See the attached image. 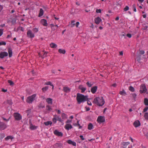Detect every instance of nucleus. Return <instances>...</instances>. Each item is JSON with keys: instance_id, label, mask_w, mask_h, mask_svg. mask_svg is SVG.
<instances>
[{"instance_id": "nucleus-1", "label": "nucleus", "mask_w": 148, "mask_h": 148, "mask_svg": "<svg viewBox=\"0 0 148 148\" xmlns=\"http://www.w3.org/2000/svg\"><path fill=\"white\" fill-rule=\"evenodd\" d=\"M93 103L99 106H102L105 103V101L102 97H96L93 101Z\"/></svg>"}, {"instance_id": "nucleus-2", "label": "nucleus", "mask_w": 148, "mask_h": 148, "mask_svg": "<svg viewBox=\"0 0 148 148\" xmlns=\"http://www.w3.org/2000/svg\"><path fill=\"white\" fill-rule=\"evenodd\" d=\"M77 95L76 99L78 104H80L81 103L86 101V97L84 95L77 93Z\"/></svg>"}, {"instance_id": "nucleus-3", "label": "nucleus", "mask_w": 148, "mask_h": 148, "mask_svg": "<svg viewBox=\"0 0 148 148\" xmlns=\"http://www.w3.org/2000/svg\"><path fill=\"white\" fill-rule=\"evenodd\" d=\"M36 96V94H33L31 96L28 97L27 99V102L28 103H31L35 99V98Z\"/></svg>"}, {"instance_id": "nucleus-4", "label": "nucleus", "mask_w": 148, "mask_h": 148, "mask_svg": "<svg viewBox=\"0 0 148 148\" xmlns=\"http://www.w3.org/2000/svg\"><path fill=\"white\" fill-rule=\"evenodd\" d=\"M147 91L145 85L144 84H142L140 86V92L141 93H145Z\"/></svg>"}, {"instance_id": "nucleus-5", "label": "nucleus", "mask_w": 148, "mask_h": 148, "mask_svg": "<svg viewBox=\"0 0 148 148\" xmlns=\"http://www.w3.org/2000/svg\"><path fill=\"white\" fill-rule=\"evenodd\" d=\"M14 116L15 119L17 121H20L22 119V116L20 114L17 113H14Z\"/></svg>"}, {"instance_id": "nucleus-6", "label": "nucleus", "mask_w": 148, "mask_h": 148, "mask_svg": "<svg viewBox=\"0 0 148 148\" xmlns=\"http://www.w3.org/2000/svg\"><path fill=\"white\" fill-rule=\"evenodd\" d=\"M97 121L99 123H103L105 121V118L104 116H98Z\"/></svg>"}, {"instance_id": "nucleus-7", "label": "nucleus", "mask_w": 148, "mask_h": 148, "mask_svg": "<svg viewBox=\"0 0 148 148\" xmlns=\"http://www.w3.org/2000/svg\"><path fill=\"white\" fill-rule=\"evenodd\" d=\"M27 36L31 38H32L34 37V35L33 34L32 31L30 30H29L27 32Z\"/></svg>"}, {"instance_id": "nucleus-8", "label": "nucleus", "mask_w": 148, "mask_h": 148, "mask_svg": "<svg viewBox=\"0 0 148 148\" xmlns=\"http://www.w3.org/2000/svg\"><path fill=\"white\" fill-rule=\"evenodd\" d=\"M6 125L3 122L0 121V130H4L6 128Z\"/></svg>"}, {"instance_id": "nucleus-9", "label": "nucleus", "mask_w": 148, "mask_h": 148, "mask_svg": "<svg viewBox=\"0 0 148 148\" xmlns=\"http://www.w3.org/2000/svg\"><path fill=\"white\" fill-rule=\"evenodd\" d=\"M8 55V53L6 52H2L0 53V58L2 59L4 57L7 56Z\"/></svg>"}, {"instance_id": "nucleus-10", "label": "nucleus", "mask_w": 148, "mask_h": 148, "mask_svg": "<svg viewBox=\"0 0 148 148\" xmlns=\"http://www.w3.org/2000/svg\"><path fill=\"white\" fill-rule=\"evenodd\" d=\"M54 134L58 136H62L63 134L61 132H59L57 130H55L53 132Z\"/></svg>"}, {"instance_id": "nucleus-11", "label": "nucleus", "mask_w": 148, "mask_h": 148, "mask_svg": "<svg viewBox=\"0 0 148 148\" xmlns=\"http://www.w3.org/2000/svg\"><path fill=\"white\" fill-rule=\"evenodd\" d=\"M41 23L44 26H47L48 23L46 20L44 19H42L40 21Z\"/></svg>"}, {"instance_id": "nucleus-12", "label": "nucleus", "mask_w": 148, "mask_h": 148, "mask_svg": "<svg viewBox=\"0 0 148 148\" xmlns=\"http://www.w3.org/2000/svg\"><path fill=\"white\" fill-rule=\"evenodd\" d=\"M140 125V121L138 120L135 121L133 123L134 126L136 127H138Z\"/></svg>"}, {"instance_id": "nucleus-13", "label": "nucleus", "mask_w": 148, "mask_h": 148, "mask_svg": "<svg viewBox=\"0 0 148 148\" xmlns=\"http://www.w3.org/2000/svg\"><path fill=\"white\" fill-rule=\"evenodd\" d=\"M64 127L65 129L68 130L72 128V126L70 124H67L65 125Z\"/></svg>"}, {"instance_id": "nucleus-14", "label": "nucleus", "mask_w": 148, "mask_h": 148, "mask_svg": "<svg viewBox=\"0 0 148 148\" xmlns=\"http://www.w3.org/2000/svg\"><path fill=\"white\" fill-rule=\"evenodd\" d=\"M71 89L67 86H64L63 87V90L64 92L66 93L69 92H70Z\"/></svg>"}, {"instance_id": "nucleus-15", "label": "nucleus", "mask_w": 148, "mask_h": 148, "mask_svg": "<svg viewBox=\"0 0 148 148\" xmlns=\"http://www.w3.org/2000/svg\"><path fill=\"white\" fill-rule=\"evenodd\" d=\"M101 21V19L99 17H98L95 19V23L97 24H99Z\"/></svg>"}, {"instance_id": "nucleus-16", "label": "nucleus", "mask_w": 148, "mask_h": 148, "mask_svg": "<svg viewBox=\"0 0 148 148\" xmlns=\"http://www.w3.org/2000/svg\"><path fill=\"white\" fill-rule=\"evenodd\" d=\"M97 89V86H94L91 88V91L92 93L94 94L96 92Z\"/></svg>"}, {"instance_id": "nucleus-17", "label": "nucleus", "mask_w": 148, "mask_h": 148, "mask_svg": "<svg viewBox=\"0 0 148 148\" xmlns=\"http://www.w3.org/2000/svg\"><path fill=\"white\" fill-rule=\"evenodd\" d=\"M130 143L129 142H123L122 143V147L123 148H126L127 146L130 144Z\"/></svg>"}, {"instance_id": "nucleus-18", "label": "nucleus", "mask_w": 148, "mask_h": 148, "mask_svg": "<svg viewBox=\"0 0 148 148\" xmlns=\"http://www.w3.org/2000/svg\"><path fill=\"white\" fill-rule=\"evenodd\" d=\"M67 142L68 144H69L72 145L74 146H76V143L74 141H72L71 140H68L67 141Z\"/></svg>"}, {"instance_id": "nucleus-19", "label": "nucleus", "mask_w": 148, "mask_h": 148, "mask_svg": "<svg viewBox=\"0 0 148 148\" xmlns=\"http://www.w3.org/2000/svg\"><path fill=\"white\" fill-rule=\"evenodd\" d=\"M8 52L9 57L11 58L12 56V49L10 48H9L8 49Z\"/></svg>"}, {"instance_id": "nucleus-20", "label": "nucleus", "mask_w": 148, "mask_h": 148, "mask_svg": "<svg viewBox=\"0 0 148 148\" xmlns=\"http://www.w3.org/2000/svg\"><path fill=\"white\" fill-rule=\"evenodd\" d=\"M79 88L81 90V92L82 93L84 92L86 90V88L85 87H83L82 85L79 86Z\"/></svg>"}, {"instance_id": "nucleus-21", "label": "nucleus", "mask_w": 148, "mask_h": 148, "mask_svg": "<svg viewBox=\"0 0 148 148\" xmlns=\"http://www.w3.org/2000/svg\"><path fill=\"white\" fill-rule=\"evenodd\" d=\"M37 128V126H36L35 125H32V124H30V128L31 130H34L36 129Z\"/></svg>"}, {"instance_id": "nucleus-22", "label": "nucleus", "mask_w": 148, "mask_h": 148, "mask_svg": "<svg viewBox=\"0 0 148 148\" xmlns=\"http://www.w3.org/2000/svg\"><path fill=\"white\" fill-rule=\"evenodd\" d=\"M50 47L53 48H55L57 47V45L53 43H51L50 44Z\"/></svg>"}, {"instance_id": "nucleus-23", "label": "nucleus", "mask_w": 148, "mask_h": 148, "mask_svg": "<svg viewBox=\"0 0 148 148\" xmlns=\"http://www.w3.org/2000/svg\"><path fill=\"white\" fill-rule=\"evenodd\" d=\"M52 99L50 98H48L46 99V102L48 103L51 104H52Z\"/></svg>"}, {"instance_id": "nucleus-24", "label": "nucleus", "mask_w": 148, "mask_h": 148, "mask_svg": "<svg viewBox=\"0 0 148 148\" xmlns=\"http://www.w3.org/2000/svg\"><path fill=\"white\" fill-rule=\"evenodd\" d=\"M44 14V11L43 9L42 8H40V12L38 16L41 17Z\"/></svg>"}, {"instance_id": "nucleus-25", "label": "nucleus", "mask_w": 148, "mask_h": 148, "mask_svg": "<svg viewBox=\"0 0 148 148\" xmlns=\"http://www.w3.org/2000/svg\"><path fill=\"white\" fill-rule=\"evenodd\" d=\"M45 85H50L51 86H52V89H53L54 86L53 84H52V83L50 82H45Z\"/></svg>"}, {"instance_id": "nucleus-26", "label": "nucleus", "mask_w": 148, "mask_h": 148, "mask_svg": "<svg viewBox=\"0 0 148 148\" xmlns=\"http://www.w3.org/2000/svg\"><path fill=\"white\" fill-rule=\"evenodd\" d=\"M58 52L60 53L64 54L66 53V51L64 49H58Z\"/></svg>"}, {"instance_id": "nucleus-27", "label": "nucleus", "mask_w": 148, "mask_h": 148, "mask_svg": "<svg viewBox=\"0 0 148 148\" xmlns=\"http://www.w3.org/2000/svg\"><path fill=\"white\" fill-rule=\"evenodd\" d=\"M14 138V137L11 136H8L7 137H6L5 138V139L6 140H8L10 139L12 140Z\"/></svg>"}, {"instance_id": "nucleus-28", "label": "nucleus", "mask_w": 148, "mask_h": 148, "mask_svg": "<svg viewBox=\"0 0 148 148\" xmlns=\"http://www.w3.org/2000/svg\"><path fill=\"white\" fill-rule=\"evenodd\" d=\"M75 21L74 20L72 21L71 23L70 24V26L71 27H73L75 25Z\"/></svg>"}, {"instance_id": "nucleus-29", "label": "nucleus", "mask_w": 148, "mask_h": 148, "mask_svg": "<svg viewBox=\"0 0 148 148\" xmlns=\"http://www.w3.org/2000/svg\"><path fill=\"white\" fill-rule=\"evenodd\" d=\"M44 124L46 126L49 125H51L52 124V122L51 121H48L44 123Z\"/></svg>"}, {"instance_id": "nucleus-30", "label": "nucleus", "mask_w": 148, "mask_h": 148, "mask_svg": "<svg viewBox=\"0 0 148 148\" xmlns=\"http://www.w3.org/2000/svg\"><path fill=\"white\" fill-rule=\"evenodd\" d=\"M48 88L49 87L48 86H46L45 87L42 88V90L43 92H45L48 89Z\"/></svg>"}, {"instance_id": "nucleus-31", "label": "nucleus", "mask_w": 148, "mask_h": 148, "mask_svg": "<svg viewBox=\"0 0 148 148\" xmlns=\"http://www.w3.org/2000/svg\"><path fill=\"white\" fill-rule=\"evenodd\" d=\"M144 103L145 105L148 106V99L147 98L144 99Z\"/></svg>"}, {"instance_id": "nucleus-32", "label": "nucleus", "mask_w": 148, "mask_h": 148, "mask_svg": "<svg viewBox=\"0 0 148 148\" xmlns=\"http://www.w3.org/2000/svg\"><path fill=\"white\" fill-rule=\"evenodd\" d=\"M93 125L91 123H90L88 125V129L91 130L92 129Z\"/></svg>"}, {"instance_id": "nucleus-33", "label": "nucleus", "mask_w": 148, "mask_h": 148, "mask_svg": "<svg viewBox=\"0 0 148 148\" xmlns=\"http://www.w3.org/2000/svg\"><path fill=\"white\" fill-rule=\"evenodd\" d=\"M32 31L34 33L38 32L39 31L38 28H35L33 29Z\"/></svg>"}, {"instance_id": "nucleus-34", "label": "nucleus", "mask_w": 148, "mask_h": 148, "mask_svg": "<svg viewBox=\"0 0 148 148\" xmlns=\"http://www.w3.org/2000/svg\"><path fill=\"white\" fill-rule=\"evenodd\" d=\"M119 94L122 95H125L126 94V92L124 90H123L122 91L120 92Z\"/></svg>"}, {"instance_id": "nucleus-35", "label": "nucleus", "mask_w": 148, "mask_h": 148, "mask_svg": "<svg viewBox=\"0 0 148 148\" xmlns=\"http://www.w3.org/2000/svg\"><path fill=\"white\" fill-rule=\"evenodd\" d=\"M56 116V115H54V117L53 119V121L54 123H56L57 121V119Z\"/></svg>"}, {"instance_id": "nucleus-36", "label": "nucleus", "mask_w": 148, "mask_h": 148, "mask_svg": "<svg viewBox=\"0 0 148 148\" xmlns=\"http://www.w3.org/2000/svg\"><path fill=\"white\" fill-rule=\"evenodd\" d=\"M144 117L145 119L148 120V113H145L144 115Z\"/></svg>"}, {"instance_id": "nucleus-37", "label": "nucleus", "mask_w": 148, "mask_h": 148, "mask_svg": "<svg viewBox=\"0 0 148 148\" xmlns=\"http://www.w3.org/2000/svg\"><path fill=\"white\" fill-rule=\"evenodd\" d=\"M129 90L132 92H134V89L132 86H130L129 88Z\"/></svg>"}, {"instance_id": "nucleus-38", "label": "nucleus", "mask_w": 148, "mask_h": 148, "mask_svg": "<svg viewBox=\"0 0 148 148\" xmlns=\"http://www.w3.org/2000/svg\"><path fill=\"white\" fill-rule=\"evenodd\" d=\"M62 119H64L67 118L65 114L64 113H63L62 114Z\"/></svg>"}, {"instance_id": "nucleus-39", "label": "nucleus", "mask_w": 148, "mask_h": 148, "mask_svg": "<svg viewBox=\"0 0 148 148\" xmlns=\"http://www.w3.org/2000/svg\"><path fill=\"white\" fill-rule=\"evenodd\" d=\"M5 137L4 133H0V139H2Z\"/></svg>"}, {"instance_id": "nucleus-40", "label": "nucleus", "mask_w": 148, "mask_h": 148, "mask_svg": "<svg viewBox=\"0 0 148 148\" xmlns=\"http://www.w3.org/2000/svg\"><path fill=\"white\" fill-rule=\"evenodd\" d=\"M86 84L87 86L89 87H91L92 85V84L90 83H89L88 82L86 83Z\"/></svg>"}, {"instance_id": "nucleus-41", "label": "nucleus", "mask_w": 148, "mask_h": 148, "mask_svg": "<svg viewBox=\"0 0 148 148\" xmlns=\"http://www.w3.org/2000/svg\"><path fill=\"white\" fill-rule=\"evenodd\" d=\"M38 107L40 108H45V106L43 105L42 103H40L38 106Z\"/></svg>"}, {"instance_id": "nucleus-42", "label": "nucleus", "mask_w": 148, "mask_h": 148, "mask_svg": "<svg viewBox=\"0 0 148 148\" xmlns=\"http://www.w3.org/2000/svg\"><path fill=\"white\" fill-rule=\"evenodd\" d=\"M8 82L10 84V85H12L14 84V82L12 81L9 80L8 81Z\"/></svg>"}, {"instance_id": "nucleus-43", "label": "nucleus", "mask_w": 148, "mask_h": 148, "mask_svg": "<svg viewBox=\"0 0 148 148\" xmlns=\"http://www.w3.org/2000/svg\"><path fill=\"white\" fill-rule=\"evenodd\" d=\"M46 109L48 110H51V108L50 106L47 105L46 107Z\"/></svg>"}, {"instance_id": "nucleus-44", "label": "nucleus", "mask_w": 148, "mask_h": 148, "mask_svg": "<svg viewBox=\"0 0 148 148\" xmlns=\"http://www.w3.org/2000/svg\"><path fill=\"white\" fill-rule=\"evenodd\" d=\"M57 120L59 121L60 122H62V120L61 118L59 116H56Z\"/></svg>"}, {"instance_id": "nucleus-45", "label": "nucleus", "mask_w": 148, "mask_h": 148, "mask_svg": "<svg viewBox=\"0 0 148 148\" xmlns=\"http://www.w3.org/2000/svg\"><path fill=\"white\" fill-rule=\"evenodd\" d=\"M129 10V7L127 6H126L124 9V10L125 11H126Z\"/></svg>"}, {"instance_id": "nucleus-46", "label": "nucleus", "mask_w": 148, "mask_h": 148, "mask_svg": "<svg viewBox=\"0 0 148 148\" xmlns=\"http://www.w3.org/2000/svg\"><path fill=\"white\" fill-rule=\"evenodd\" d=\"M6 45V42H0V45Z\"/></svg>"}, {"instance_id": "nucleus-47", "label": "nucleus", "mask_w": 148, "mask_h": 148, "mask_svg": "<svg viewBox=\"0 0 148 148\" xmlns=\"http://www.w3.org/2000/svg\"><path fill=\"white\" fill-rule=\"evenodd\" d=\"M96 12L97 13H101V9H97L96 10Z\"/></svg>"}, {"instance_id": "nucleus-48", "label": "nucleus", "mask_w": 148, "mask_h": 148, "mask_svg": "<svg viewBox=\"0 0 148 148\" xmlns=\"http://www.w3.org/2000/svg\"><path fill=\"white\" fill-rule=\"evenodd\" d=\"M132 96L135 99L136 97V95L135 93H134L132 94Z\"/></svg>"}, {"instance_id": "nucleus-49", "label": "nucleus", "mask_w": 148, "mask_h": 148, "mask_svg": "<svg viewBox=\"0 0 148 148\" xmlns=\"http://www.w3.org/2000/svg\"><path fill=\"white\" fill-rule=\"evenodd\" d=\"M11 22L13 24H14L16 23V20L14 19H13L12 21Z\"/></svg>"}, {"instance_id": "nucleus-50", "label": "nucleus", "mask_w": 148, "mask_h": 148, "mask_svg": "<svg viewBox=\"0 0 148 148\" xmlns=\"http://www.w3.org/2000/svg\"><path fill=\"white\" fill-rule=\"evenodd\" d=\"M140 54L143 55L145 53V51L143 50L140 51Z\"/></svg>"}, {"instance_id": "nucleus-51", "label": "nucleus", "mask_w": 148, "mask_h": 148, "mask_svg": "<svg viewBox=\"0 0 148 148\" xmlns=\"http://www.w3.org/2000/svg\"><path fill=\"white\" fill-rule=\"evenodd\" d=\"M148 109V107H146L144 109H143V112H146Z\"/></svg>"}, {"instance_id": "nucleus-52", "label": "nucleus", "mask_w": 148, "mask_h": 148, "mask_svg": "<svg viewBox=\"0 0 148 148\" xmlns=\"http://www.w3.org/2000/svg\"><path fill=\"white\" fill-rule=\"evenodd\" d=\"M129 38H130L132 37V35L130 34H128L126 35Z\"/></svg>"}, {"instance_id": "nucleus-53", "label": "nucleus", "mask_w": 148, "mask_h": 148, "mask_svg": "<svg viewBox=\"0 0 148 148\" xmlns=\"http://www.w3.org/2000/svg\"><path fill=\"white\" fill-rule=\"evenodd\" d=\"M87 104L88 105H89V106H91L92 105V103H91V102H90V101H87Z\"/></svg>"}, {"instance_id": "nucleus-54", "label": "nucleus", "mask_w": 148, "mask_h": 148, "mask_svg": "<svg viewBox=\"0 0 148 148\" xmlns=\"http://www.w3.org/2000/svg\"><path fill=\"white\" fill-rule=\"evenodd\" d=\"M79 23L78 22H77L76 23L75 25L77 27H78V25H79Z\"/></svg>"}, {"instance_id": "nucleus-55", "label": "nucleus", "mask_w": 148, "mask_h": 148, "mask_svg": "<svg viewBox=\"0 0 148 148\" xmlns=\"http://www.w3.org/2000/svg\"><path fill=\"white\" fill-rule=\"evenodd\" d=\"M2 118L3 119V120L5 121H9L10 118L8 119H7L5 118H4V117H3V118Z\"/></svg>"}, {"instance_id": "nucleus-56", "label": "nucleus", "mask_w": 148, "mask_h": 148, "mask_svg": "<svg viewBox=\"0 0 148 148\" xmlns=\"http://www.w3.org/2000/svg\"><path fill=\"white\" fill-rule=\"evenodd\" d=\"M79 137L81 138V139L82 140H84V138L83 136L82 135H80Z\"/></svg>"}, {"instance_id": "nucleus-57", "label": "nucleus", "mask_w": 148, "mask_h": 148, "mask_svg": "<svg viewBox=\"0 0 148 148\" xmlns=\"http://www.w3.org/2000/svg\"><path fill=\"white\" fill-rule=\"evenodd\" d=\"M3 30H0V36H1L3 34Z\"/></svg>"}, {"instance_id": "nucleus-58", "label": "nucleus", "mask_w": 148, "mask_h": 148, "mask_svg": "<svg viewBox=\"0 0 148 148\" xmlns=\"http://www.w3.org/2000/svg\"><path fill=\"white\" fill-rule=\"evenodd\" d=\"M50 26L51 29L53 28L54 27H55V25L53 24H51Z\"/></svg>"}, {"instance_id": "nucleus-59", "label": "nucleus", "mask_w": 148, "mask_h": 148, "mask_svg": "<svg viewBox=\"0 0 148 148\" xmlns=\"http://www.w3.org/2000/svg\"><path fill=\"white\" fill-rule=\"evenodd\" d=\"M71 122V121L70 120H68L66 122V123H70Z\"/></svg>"}, {"instance_id": "nucleus-60", "label": "nucleus", "mask_w": 148, "mask_h": 148, "mask_svg": "<svg viewBox=\"0 0 148 148\" xmlns=\"http://www.w3.org/2000/svg\"><path fill=\"white\" fill-rule=\"evenodd\" d=\"M51 71L52 73H56V71L55 70H52Z\"/></svg>"}, {"instance_id": "nucleus-61", "label": "nucleus", "mask_w": 148, "mask_h": 148, "mask_svg": "<svg viewBox=\"0 0 148 148\" xmlns=\"http://www.w3.org/2000/svg\"><path fill=\"white\" fill-rule=\"evenodd\" d=\"M132 7H133V9L136 8V5L135 4H134L132 5Z\"/></svg>"}, {"instance_id": "nucleus-62", "label": "nucleus", "mask_w": 148, "mask_h": 148, "mask_svg": "<svg viewBox=\"0 0 148 148\" xmlns=\"http://www.w3.org/2000/svg\"><path fill=\"white\" fill-rule=\"evenodd\" d=\"M112 86L114 87H115L116 86V84L115 83H114L113 84Z\"/></svg>"}, {"instance_id": "nucleus-63", "label": "nucleus", "mask_w": 148, "mask_h": 148, "mask_svg": "<svg viewBox=\"0 0 148 148\" xmlns=\"http://www.w3.org/2000/svg\"><path fill=\"white\" fill-rule=\"evenodd\" d=\"M57 28H56V27H54L52 29V30H53V31H54L56 30L57 29Z\"/></svg>"}, {"instance_id": "nucleus-64", "label": "nucleus", "mask_w": 148, "mask_h": 148, "mask_svg": "<svg viewBox=\"0 0 148 148\" xmlns=\"http://www.w3.org/2000/svg\"><path fill=\"white\" fill-rule=\"evenodd\" d=\"M86 111H88L90 110V108L89 107H88V108L86 107Z\"/></svg>"}]
</instances>
